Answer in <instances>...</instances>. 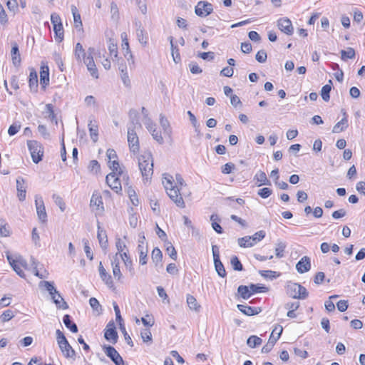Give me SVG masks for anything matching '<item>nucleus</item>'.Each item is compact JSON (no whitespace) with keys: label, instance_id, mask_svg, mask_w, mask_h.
<instances>
[{"label":"nucleus","instance_id":"nucleus-48","mask_svg":"<svg viewBox=\"0 0 365 365\" xmlns=\"http://www.w3.org/2000/svg\"><path fill=\"white\" fill-rule=\"evenodd\" d=\"M31 260H32L33 265H34V274L40 279L47 278L48 273L46 272V270H43V272H39L37 269V265L35 262V259L33 257H31Z\"/></svg>","mask_w":365,"mask_h":365},{"label":"nucleus","instance_id":"nucleus-46","mask_svg":"<svg viewBox=\"0 0 365 365\" xmlns=\"http://www.w3.org/2000/svg\"><path fill=\"white\" fill-rule=\"evenodd\" d=\"M108 50L110 52V54L111 56H113V61L118 60L119 61L118 58V48L117 44L110 41L109 45H108Z\"/></svg>","mask_w":365,"mask_h":365},{"label":"nucleus","instance_id":"nucleus-28","mask_svg":"<svg viewBox=\"0 0 365 365\" xmlns=\"http://www.w3.org/2000/svg\"><path fill=\"white\" fill-rule=\"evenodd\" d=\"M344 117L338 122L333 128L332 132L335 133H339L344 130H345L348 127V120L346 117V113H344Z\"/></svg>","mask_w":365,"mask_h":365},{"label":"nucleus","instance_id":"nucleus-33","mask_svg":"<svg viewBox=\"0 0 365 365\" xmlns=\"http://www.w3.org/2000/svg\"><path fill=\"white\" fill-rule=\"evenodd\" d=\"M39 287H44L48 292V293L51 296L58 294V291L55 288L53 282L41 281L39 282Z\"/></svg>","mask_w":365,"mask_h":365},{"label":"nucleus","instance_id":"nucleus-63","mask_svg":"<svg viewBox=\"0 0 365 365\" xmlns=\"http://www.w3.org/2000/svg\"><path fill=\"white\" fill-rule=\"evenodd\" d=\"M144 124L149 132H155V129H156V124L153 123L150 118L146 117Z\"/></svg>","mask_w":365,"mask_h":365},{"label":"nucleus","instance_id":"nucleus-4","mask_svg":"<svg viewBox=\"0 0 365 365\" xmlns=\"http://www.w3.org/2000/svg\"><path fill=\"white\" fill-rule=\"evenodd\" d=\"M265 232L259 230L252 236H245L238 239V244L241 247H252L265 237Z\"/></svg>","mask_w":365,"mask_h":365},{"label":"nucleus","instance_id":"nucleus-55","mask_svg":"<svg viewBox=\"0 0 365 365\" xmlns=\"http://www.w3.org/2000/svg\"><path fill=\"white\" fill-rule=\"evenodd\" d=\"M286 247V245L283 242H279L277 244V247L275 248V255L278 258H282L284 257V252Z\"/></svg>","mask_w":365,"mask_h":365},{"label":"nucleus","instance_id":"nucleus-37","mask_svg":"<svg viewBox=\"0 0 365 365\" xmlns=\"http://www.w3.org/2000/svg\"><path fill=\"white\" fill-rule=\"evenodd\" d=\"M210 220L212 221V227L213 230L217 232L218 234H221L223 232L222 227L217 222V221H220V219L217 217V215L212 214L210 216Z\"/></svg>","mask_w":365,"mask_h":365},{"label":"nucleus","instance_id":"nucleus-60","mask_svg":"<svg viewBox=\"0 0 365 365\" xmlns=\"http://www.w3.org/2000/svg\"><path fill=\"white\" fill-rule=\"evenodd\" d=\"M6 6L10 11L16 13L18 10V3L16 0H6Z\"/></svg>","mask_w":365,"mask_h":365},{"label":"nucleus","instance_id":"nucleus-41","mask_svg":"<svg viewBox=\"0 0 365 365\" xmlns=\"http://www.w3.org/2000/svg\"><path fill=\"white\" fill-rule=\"evenodd\" d=\"M262 343V340L257 336L252 335L247 340V344L251 348H255Z\"/></svg>","mask_w":365,"mask_h":365},{"label":"nucleus","instance_id":"nucleus-20","mask_svg":"<svg viewBox=\"0 0 365 365\" xmlns=\"http://www.w3.org/2000/svg\"><path fill=\"white\" fill-rule=\"evenodd\" d=\"M29 85L32 92H36L38 89V75L37 72L34 68H31L30 71L29 78Z\"/></svg>","mask_w":365,"mask_h":365},{"label":"nucleus","instance_id":"nucleus-15","mask_svg":"<svg viewBox=\"0 0 365 365\" xmlns=\"http://www.w3.org/2000/svg\"><path fill=\"white\" fill-rule=\"evenodd\" d=\"M109 167L112 170V173H116L119 176L123 177V180L125 181V185H128L129 178L127 174H124L123 170L119 166V163L117 160L110 161L109 160Z\"/></svg>","mask_w":365,"mask_h":365},{"label":"nucleus","instance_id":"nucleus-49","mask_svg":"<svg viewBox=\"0 0 365 365\" xmlns=\"http://www.w3.org/2000/svg\"><path fill=\"white\" fill-rule=\"evenodd\" d=\"M90 205L91 207L96 206L97 209H99L100 206L103 205L102 197L93 194L91 199Z\"/></svg>","mask_w":365,"mask_h":365},{"label":"nucleus","instance_id":"nucleus-59","mask_svg":"<svg viewBox=\"0 0 365 365\" xmlns=\"http://www.w3.org/2000/svg\"><path fill=\"white\" fill-rule=\"evenodd\" d=\"M272 193V190L269 187H263L258 190L257 194L262 198H267Z\"/></svg>","mask_w":365,"mask_h":365},{"label":"nucleus","instance_id":"nucleus-42","mask_svg":"<svg viewBox=\"0 0 365 365\" xmlns=\"http://www.w3.org/2000/svg\"><path fill=\"white\" fill-rule=\"evenodd\" d=\"M341 58L343 61H346L347 59H352L355 57V51L354 48L349 47L347 50H341Z\"/></svg>","mask_w":365,"mask_h":365},{"label":"nucleus","instance_id":"nucleus-29","mask_svg":"<svg viewBox=\"0 0 365 365\" xmlns=\"http://www.w3.org/2000/svg\"><path fill=\"white\" fill-rule=\"evenodd\" d=\"M71 9L73 16L75 27L76 29L81 28L83 24L81 21V14H79L77 7L75 5H71Z\"/></svg>","mask_w":365,"mask_h":365},{"label":"nucleus","instance_id":"nucleus-51","mask_svg":"<svg viewBox=\"0 0 365 365\" xmlns=\"http://www.w3.org/2000/svg\"><path fill=\"white\" fill-rule=\"evenodd\" d=\"M230 263L232 266V268L236 271H242L243 269V266L240 261L239 260L237 256H233L231 258Z\"/></svg>","mask_w":365,"mask_h":365},{"label":"nucleus","instance_id":"nucleus-52","mask_svg":"<svg viewBox=\"0 0 365 365\" xmlns=\"http://www.w3.org/2000/svg\"><path fill=\"white\" fill-rule=\"evenodd\" d=\"M141 338L143 342H152V334L148 329H143L140 332Z\"/></svg>","mask_w":365,"mask_h":365},{"label":"nucleus","instance_id":"nucleus-12","mask_svg":"<svg viewBox=\"0 0 365 365\" xmlns=\"http://www.w3.org/2000/svg\"><path fill=\"white\" fill-rule=\"evenodd\" d=\"M277 26L279 29L287 35H292L294 31L292 23L289 19L287 17L281 18L277 21Z\"/></svg>","mask_w":365,"mask_h":365},{"label":"nucleus","instance_id":"nucleus-17","mask_svg":"<svg viewBox=\"0 0 365 365\" xmlns=\"http://www.w3.org/2000/svg\"><path fill=\"white\" fill-rule=\"evenodd\" d=\"M237 309L247 316L256 315L262 312L260 307H252L244 304H237Z\"/></svg>","mask_w":365,"mask_h":365},{"label":"nucleus","instance_id":"nucleus-25","mask_svg":"<svg viewBox=\"0 0 365 365\" xmlns=\"http://www.w3.org/2000/svg\"><path fill=\"white\" fill-rule=\"evenodd\" d=\"M122 50L124 52V56L126 58L130 66H134L135 61L133 59V56L130 50L129 43L128 41H125L122 43Z\"/></svg>","mask_w":365,"mask_h":365},{"label":"nucleus","instance_id":"nucleus-14","mask_svg":"<svg viewBox=\"0 0 365 365\" xmlns=\"http://www.w3.org/2000/svg\"><path fill=\"white\" fill-rule=\"evenodd\" d=\"M296 269L299 273L303 274L310 270L311 261L307 256H304L296 264Z\"/></svg>","mask_w":365,"mask_h":365},{"label":"nucleus","instance_id":"nucleus-2","mask_svg":"<svg viewBox=\"0 0 365 365\" xmlns=\"http://www.w3.org/2000/svg\"><path fill=\"white\" fill-rule=\"evenodd\" d=\"M138 166L143 180L150 179L153 174V160L150 152H145L139 157Z\"/></svg>","mask_w":365,"mask_h":365},{"label":"nucleus","instance_id":"nucleus-58","mask_svg":"<svg viewBox=\"0 0 365 365\" xmlns=\"http://www.w3.org/2000/svg\"><path fill=\"white\" fill-rule=\"evenodd\" d=\"M21 125L19 123H14L11 125L8 130V133L10 136L16 135L20 130Z\"/></svg>","mask_w":365,"mask_h":365},{"label":"nucleus","instance_id":"nucleus-23","mask_svg":"<svg viewBox=\"0 0 365 365\" xmlns=\"http://www.w3.org/2000/svg\"><path fill=\"white\" fill-rule=\"evenodd\" d=\"M104 337L107 341H110L112 344H115L118 339L116 329H105Z\"/></svg>","mask_w":365,"mask_h":365},{"label":"nucleus","instance_id":"nucleus-50","mask_svg":"<svg viewBox=\"0 0 365 365\" xmlns=\"http://www.w3.org/2000/svg\"><path fill=\"white\" fill-rule=\"evenodd\" d=\"M53 31L56 34V38H59V41H61L63 38V29L62 23L53 26Z\"/></svg>","mask_w":365,"mask_h":365},{"label":"nucleus","instance_id":"nucleus-43","mask_svg":"<svg viewBox=\"0 0 365 365\" xmlns=\"http://www.w3.org/2000/svg\"><path fill=\"white\" fill-rule=\"evenodd\" d=\"M151 258L153 262L155 263V265H158V263L161 262L163 259V253L159 248L155 247L153 250Z\"/></svg>","mask_w":365,"mask_h":365},{"label":"nucleus","instance_id":"nucleus-57","mask_svg":"<svg viewBox=\"0 0 365 365\" xmlns=\"http://www.w3.org/2000/svg\"><path fill=\"white\" fill-rule=\"evenodd\" d=\"M14 317L13 312L10 309L5 310L0 317L2 322H6L11 319Z\"/></svg>","mask_w":365,"mask_h":365},{"label":"nucleus","instance_id":"nucleus-53","mask_svg":"<svg viewBox=\"0 0 365 365\" xmlns=\"http://www.w3.org/2000/svg\"><path fill=\"white\" fill-rule=\"evenodd\" d=\"M110 14L112 19L118 21L119 19V11L117 4L115 2L110 4Z\"/></svg>","mask_w":365,"mask_h":365},{"label":"nucleus","instance_id":"nucleus-31","mask_svg":"<svg viewBox=\"0 0 365 365\" xmlns=\"http://www.w3.org/2000/svg\"><path fill=\"white\" fill-rule=\"evenodd\" d=\"M160 124L163 129L165 135L171 136L172 130L170 125V123L166 118L162 114L160 115Z\"/></svg>","mask_w":365,"mask_h":365},{"label":"nucleus","instance_id":"nucleus-38","mask_svg":"<svg viewBox=\"0 0 365 365\" xmlns=\"http://www.w3.org/2000/svg\"><path fill=\"white\" fill-rule=\"evenodd\" d=\"M237 292L244 299H247L251 297L250 287L245 285H240L237 288Z\"/></svg>","mask_w":365,"mask_h":365},{"label":"nucleus","instance_id":"nucleus-35","mask_svg":"<svg viewBox=\"0 0 365 365\" xmlns=\"http://www.w3.org/2000/svg\"><path fill=\"white\" fill-rule=\"evenodd\" d=\"M187 304L190 309H192L196 312H200V305L197 303V299L192 295H187Z\"/></svg>","mask_w":365,"mask_h":365},{"label":"nucleus","instance_id":"nucleus-16","mask_svg":"<svg viewBox=\"0 0 365 365\" xmlns=\"http://www.w3.org/2000/svg\"><path fill=\"white\" fill-rule=\"evenodd\" d=\"M40 84L43 89L49 84V69L47 66H41Z\"/></svg>","mask_w":365,"mask_h":365},{"label":"nucleus","instance_id":"nucleus-19","mask_svg":"<svg viewBox=\"0 0 365 365\" xmlns=\"http://www.w3.org/2000/svg\"><path fill=\"white\" fill-rule=\"evenodd\" d=\"M59 348L66 358H74L76 355L75 351L70 345L68 341L58 345Z\"/></svg>","mask_w":365,"mask_h":365},{"label":"nucleus","instance_id":"nucleus-45","mask_svg":"<svg viewBox=\"0 0 365 365\" xmlns=\"http://www.w3.org/2000/svg\"><path fill=\"white\" fill-rule=\"evenodd\" d=\"M11 56H12V61L14 65H16V63H20V53L19 51V47L16 43H15L11 51Z\"/></svg>","mask_w":365,"mask_h":365},{"label":"nucleus","instance_id":"nucleus-27","mask_svg":"<svg viewBox=\"0 0 365 365\" xmlns=\"http://www.w3.org/2000/svg\"><path fill=\"white\" fill-rule=\"evenodd\" d=\"M52 299L56 307L59 309H66L68 308V306L66 301L63 299L61 294L58 292V294L51 295Z\"/></svg>","mask_w":365,"mask_h":365},{"label":"nucleus","instance_id":"nucleus-10","mask_svg":"<svg viewBox=\"0 0 365 365\" xmlns=\"http://www.w3.org/2000/svg\"><path fill=\"white\" fill-rule=\"evenodd\" d=\"M93 51V48H89V49L88 50V56L84 60V63L86 65L87 68L90 72L91 75L95 78H98V69L96 66L93 58L92 56Z\"/></svg>","mask_w":365,"mask_h":365},{"label":"nucleus","instance_id":"nucleus-36","mask_svg":"<svg viewBox=\"0 0 365 365\" xmlns=\"http://www.w3.org/2000/svg\"><path fill=\"white\" fill-rule=\"evenodd\" d=\"M75 56L77 61H81L82 59H83L84 61L87 56L83 48V46L80 43H77L76 45Z\"/></svg>","mask_w":365,"mask_h":365},{"label":"nucleus","instance_id":"nucleus-61","mask_svg":"<svg viewBox=\"0 0 365 365\" xmlns=\"http://www.w3.org/2000/svg\"><path fill=\"white\" fill-rule=\"evenodd\" d=\"M12 264L13 265H11V267L16 272V274L21 277L24 278L25 274L24 271L21 269V266L17 263V262L16 260H12Z\"/></svg>","mask_w":365,"mask_h":365},{"label":"nucleus","instance_id":"nucleus-64","mask_svg":"<svg viewBox=\"0 0 365 365\" xmlns=\"http://www.w3.org/2000/svg\"><path fill=\"white\" fill-rule=\"evenodd\" d=\"M189 68H190V72L192 74H200L202 72V70L200 68V66L195 62H191L189 64Z\"/></svg>","mask_w":365,"mask_h":365},{"label":"nucleus","instance_id":"nucleus-13","mask_svg":"<svg viewBox=\"0 0 365 365\" xmlns=\"http://www.w3.org/2000/svg\"><path fill=\"white\" fill-rule=\"evenodd\" d=\"M26 181L22 177L16 178V190L17 196L20 201H24L26 199Z\"/></svg>","mask_w":365,"mask_h":365},{"label":"nucleus","instance_id":"nucleus-24","mask_svg":"<svg viewBox=\"0 0 365 365\" xmlns=\"http://www.w3.org/2000/svg\"><path fill=\"white\" fill-rule=\"evenodd\" d=\"M136 36L140 43L144 46L147 45L148 36V34L145 33L141 23H139V28L136 29Z\"/></svg>","mask_w":365,"mask_h":365},{"label":"nucleus","instance_id":"nucleus-54","mask_svg":"<svg viewBox=\"0 0 365 365\" xmlns=\"http://www.w3.org/2000/svg\"><path fill=\"white\" fill-rule=\"evenodd\" d=\"M52 198L54 200V202L57 206L59 207L61 212H63L66 209V205L63 200V199L58 195L53 194Z\"/></svg>","mask_w":365,"mask_h":365},{"label":"nucleus","instance_id":"nucleus-30","mask_svg":"<svg viewBox=\"0 0 365 365\" xmlns=\"http://www.w3.org/2000/svg\"><path fill=\"white\" fill-rule=\"evenodd\" d=\"M63 322L64 325L70 329L73 333L78 332L77 325L71 321V316L69 314H65L63 317Z\"/></svg>","mask_w":365,"mask_h":365},{"label":"nucleus","instance_id":"nucleus-5","mask_svg":"<svg viewBox=\"0 0 365 365\" xmlns=\"http://www.w3.org/2000/svg\"><path fill=\"white\" fill-rule=\"evenodd\" d=\"M287 291L289 296L294 299H304L309 295L307 289L297 283L289 282L287 285Z\"/></svg>","mask_w":365,"mask_h":365},{"label":"nucleus","instance_id":"nucleus-44","mask_svg":"<svg viewBox=\"0 0 365 365\" xmlns=\"http://www.w3.org/2000/svg\"><path fill=\"white\" fill-rule=\"evenodd\" d=\"M88 128H89L90 135H91L92 140L94 143L97 142L98 137V126L92 124V121H90V123L88 124Z\"/></svg>","mask_w":365,"mask_h":365},{"label":"nucleus","instance_id":"nucleus-1","mask_svg":"<svg viewBox=\"0 0 365 365\" xmlns=\"http://www.w3.org/2000/svg\"><path fill=\"white\" fill-rule=\"evenodd\" d=\"M163 183L169 197L179 207H185V202L180 193V188L173 185V178L169 174L163 175Z\"/></svg>","mask_w":365,"mask_h":365},{"label":"nucleus","instance_id":"nucleus-8","mask_svg":"<svg viewBox=\"0 0 365 365\" xmlns=\"http://www.w3.org/2000/svg\"><path fill=\"white\" fill-rule=\"evenodd\" d=\"M212 11V4L207 1H199L195 8V14L200 17H206Z\"/></svg>","mask_w":365,"mask_h":365},{"label":"nucleus","instance_id":"nucleus-11","mask_svg":"<svg viewBox=\"0 0 365 365\" xmlns=\"http://www.w3.org/2000/svg\"><path fill=\"white\" fill-rule=\"evenodd\" d=\"M116 173H109L106 178L108 185L115 192H118L121 190L122 187Z\"/></svg>","mask_w":365,"mask_h":365},{"label":"nucleus","instance_id":"nucleus-40","mask_svg":"<svg viewBox=\"0 0 365 365\" xmlns=\"http://www.w3.org/2000/svg\"><path fill=\"white\" fill-rule=\"evenodd\" d=\"M214 264L215 270L218 275L221 277H225L227 274L224 265L220 261V259L214 260Z\"/></svg>","mask_w":365,"mask_h":365},{"label":"nucleus","instance_id":"nucleus-32","mask_svg":"<svg viewBox=\"0 0 365 365\" xmlns=\"http://www.w3.org/2000/svg\"><path fill=\"white\" fill-rule=\"evenodd\" d=\"M254 180H256L257 182H259L258 186H261L262 185H270V181L267 179V175L262 170H259L256 175H255Z\"/></svg>","mask_w":365,"mask_h":365},{"label":"nucleus","instance_id":"nucleus-7","mask_svg":"<svg viewBox=\"0 0 365 365\" xmlns=\"http://www.w3.org/2000/svg\"><path fill=\"white\" fill-rule=\"evenodd\" d=\"M103 349L106 356L109 357L115 365H125V362L122 356L113 346L104 345L103 346Z\"/></svg>","mask_w":365,"mask_h":365},{"label":"nucleus","instance_id":"nucleus-18","mask_svg":"<svg viewBox=\"0 0 365 365\" xmlns=\"http://www.w3.org/2000/svg\"><path fill=\"white\" fill-rule=\"evenodd\" d=\"M99 275L101 279L108 285L109 287H113V282L111 276L107 273L106 269L103 267L102 262H100L98 267Z\"/></svg>","mask_w":365,"mask_h":365},{"label":"nucleus","instance_id":"nucleus-22","mask_svg":"<svg viewBox=\"0 0 365 365\" xmlns=\"http://www.w3.org/2000/svg\"><path fill=\"white\" fill-rule=\"evenodd\" d=\"M97 237L99 241L100 246L102 249L106 250L108 247V238L106 233V231L101 229V227L98 225V234Z\"/></svg>","mask_w":365,"mask_h":365},{"label":"nucleus","instance_id":"nucleus-21","mask_svg":"<svg viewBox=\"0 0 365 365\" xmlns=\"http://www.w3.org/2000/svg\"><path fill=\"white\" fill-rule=\"evenodd\" d=\"M283 331V328L280 325H277L274 327V329L272 330V332L269 336V339L268 340L269 344L271 343V345L274 346L277 341L279 339Z\"/></svg>","mask_w":365,"mask_h":365},{"label":"nucleus","instance_id":"nucleus-47","mask_svg":"<svg viewBox=\"0 0 365 365\" xmlns=\"http://www.w3.org/2000/svg\"><path fill=\"white\" fill-rule=\"evenodd\" d=\"M331 86L329 84L324 85L321 90V96L324 101H328L330 98V91Z\"/></svg>","mask_w":365,"mask_h":365},{"label":"nucleus","instance_id":"nucleus-62","mask_svg":"<svg viewBox=\"0 0 365 365\" xmlns=\"http://www.w3.org/2000/svg\"><path fill=\"white\" fill-rule=\"evenodd\" d=\"M267 53L264 50L259 51L255 56V58L259 63H264L267 60Z\"/></svg>","mask_w":365,"mask_h":365},{"label":"nucleus","instance_id":"nucleus-26","mask_svg":"<svg viewBox=\"0 0 365 365\" xmlns=\"http://www.w3.org/2000/svg\"><path fill=\"white\" fill-rule=\"evenodd\" d=\"M138 250L139 252V262L141 265H145L147 264L148 260V247L146 246H143V245L138 244Z\"/></svg>","mask_w":365,"mask_h":365},{"label":"nucleus","instance_id":"nucleus-9","mask_svg":"<svg viewBox=\"0 0 365 365\" xmlns=\"http://www.w3.org/2000/svg\"><path fill=\"white\" fill-rule=\"evenodd\" d=\"M35 205L38 220L41 222H46L47 221V214L42 197L38 195L35 196Z\"/></svg>","mask_w":365,"mask_h":365},{"label":"nucleus","instance_id":"nucleus-39","mask_svg":"<svg viewBox=\"0 0 365 365\" xmlns=\"http://www.w3.org/2000/svg\"><path fill=\"white\" fill-rule=\"evenodd\" d=\"M45 113L48 114V118L51 120V122L54 123L56 125L58 124V120L56 118V115L54 113L53 106H52V104L48 103L46 105Z\"/></svg>","mask_w":365,"mask_h":365},{"label":"nucleus","instance_id":"nucleus-56","mask_svg":"<svg viewBox=\"0 0 365 365\" xmlns=\"http://www.w3.org/2000/svg\"><path fill=\"white\" fill-rule=\"evenodd\" d=\"M249 287H250V289L251 292V294H252L254 293L266 292L267 290V287H265L264 286L259 285V284H250V286Z\"/></svg>","mask_w":365,"mask_h":365},{"label":"nucleus","instance_id":"nucleus-3","mask_svg":"<svg viewBox=\"0 0 365 365\" xmlns=\"http://www.w3.org/2000/svg\"><path fill=\"white\" fill-rule=\"evenodd\" d=\"M137 126L140 128V123L132 121L128 127V143L130 152L133 153H138L140 149L139 139L135 130Z\"/></svg>","mask_w":365,"mask_h":365},{"label":"nucleus","instance_id":"nucleus-6","mask_svg":"<svg viewBox=\"0 0 365 365\" xmlns=\"http://www.w3.org/2000/svg\"><path fill=\"white\" fill-rule=\"evenodd\" d=\"M27 145L31 153L33 162L37 164L41 161L43 155V150L41 144L36 140H28Z\"/></svg>","mask_w":365,"mask_h":365},{"label":"nucleus","instance_id":"nucleus-34","mask_svg":"<svg viewBox=\"0 0 365 365\" xmlns=\"http://www.w3.org/2000/svg\"><path fill=\"white\" fill-rule=\"evenodd\" d=\"M171 46V51H172V56L173 58V61L177 63L180 61V56L179 49L177 46H175L173 43V37L170 36L168 38Z\"/></svg>","mask_w":365,"mask_h":365}]
</instances>
